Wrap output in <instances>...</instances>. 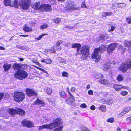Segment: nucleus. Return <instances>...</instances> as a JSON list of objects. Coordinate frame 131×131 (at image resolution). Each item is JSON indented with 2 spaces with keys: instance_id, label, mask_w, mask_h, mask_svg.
Wrapping results in <instances>:
<instances>
[{
  "instance_id": "obj_1",
  "label": "nucleus",
  "mask_w": 131,
  "mask_h": 131,
  "mask_svg": "<svg viewBox=\"0 0 131 131\" xmlns=\"http://www.w3.org/2000/svg\"><path fill=\"white\" fill-rule=\"evenodd\" d=\"M118 45L117 43L110 44L107 47L102 45L99 48L95 49L94 53L92 54L91 57L93 59H96L97 60H99L101 58L100 53L104 52L106 49L108 53H111L118 46Z\"/></svg>"
},
{
  "instance_id": "obj_2",
  "label": "nucleus",
  "mask_w": 131,
  "mask_h": 131,
  "mask_svg": "<svg viewBox=\"0 0 131 131\" xmlns=\"http://www.w3.org/2000/svg\"><path fill=\"white\" fill-rule=\"evenodd\" d=\"M14 69L18 70L14 74L15 77L20 80H23L26 78L28 75L27 73L23 70H21V66L20 64L15 63L13 66Z\"/></svg>"
},
{
  "instance_id": "obj_3",
  "label": "nucleus",
  "mask_w": 131,
  "mask_h": 131,
  "mask_svg": "<svg viewBox=\"0 0 131 131\" xmlns=\"http://www.w3.org/2000/svg\"><path fill=\"white\" fill-rule=\"evenodd\" d=\"M25 98V95L22 92H16L14 93V98L17 102L22 101Z\"/></svg>"
},
{
  "instance_id": "obj_4",
  "label": "nucleus",
  "mask_w": 131,
  "mask_h": 131,
  "mask_svg": "<svg viewBox=\"0 0 131 131\" xmlns=\"http://www.w3.org/2000/svg\"><path fill=\"white\" fill-rule=\"evenodd\" d=\"M90 47L87 46H85L82 47L80 50L78 54H81L83 56H88L89 55Z\"/></svg>"
},
{
  "instance_id": "obj_5",
  "label": "nucleus",
  "mask_w": 131,
  "mask_h": 131,
  "mask_svg": "<svg viewBox=\"0 0 131 131\" xmlns=\"http://www.w3.org/2000/svg\"><path fill=\"white\" fill-rule=\"evenodd\" d=\"M30 0H20L19 5L20 8L24 10H27L30 5Z\"/></svg>"
},
{
  "instance_id": "obj_6",
  "label": "nucleus",
  "mask_w": 131,
  "mask_h": 131,
  "mask_svg": "<svg viewBox=\"0 0 131 131\" xmlns=\"http://www.w3.org/2000/svg\"><path fill=\"white\" fill-rule=\"evenodd\" d=\"M131 68V60L126 63H123L119 67V70L123 72H126L128 69Z\"/></svg>"
},
{
  "instance_id": "obj_7",
  "label": "nucleus",
  "mask_w": 131,
  "mask_h": 131,
  "mask_svg": "<svg viewBox=\"0 0 131 131\" xmlns=\"http://www.w3.org/2000/svg\"><path fill=\"white\" fill-rule=\"evenodd\" d=\"M26 91L27 95L29 96H36L37 94L36 92L32 89L27 88L26 89Z\"/></svg>"
},
{
  "instance_id": "obj_8",
  "label": "nucleus",
  "mask_w": 131,
  "mask_h": 131,
  "mask_svg": "<svg viewBox=\"0 0 131 131\" xmlns=\"http://www.w3.org/2000/svg\"><path fill=\"white\" fill-rule=\"evenodd\" d=\"M113 88L116 91H119L121 90L122 89H126L127 87L118 84H115L114 85Z\"/></svg>"
},
{
  "instance_id": "obj_9",
  "label": "nucleus",
  "mask_w": 131,
  "mask_h": 131,
  "mask_svg": "<svg viewBox=\"0 0 131 131\" xmlns=\"http://www.w3.org/2000/svg\"><path fill=\"white\" fill-rule=\"evenodd\" d=\"M21 124L23 126H25L28 127L34 126L32 123L29 121L24 120L22 122Z\"/></svg>"
},
{
  "instance_id": "obj_10",
  "label": "nucleus",
  "mask_w": 131,
  "mask_h": 131,
  "mask_svg": "<svg viewBox=\"0 0 131 131\" xmlns=\"http://www.w3.org/2000/svg\"><path fill=\"white\" fill-rule=\"evenodd\" d=\"M42 10H45L46 11H51L52 9L50 5L49 4H43L41 5Z\"/></svg>"
},
{
  "instance_id": "obj_11",
  "label": "nucleus",
  "mask_w": 131,
  "mask_h": 131,
  "mask_svg": "<svg viewBox=\"0 0 131 131\" xmlns=\"http://www.w3.org/2000/svg\"><path fill=\"white\" fill-rule=\"evenodd\" d=\"M34 104L38 105H40L42 107H45V103L43 100H41L38 98L34 102Z\"/></svg>"
},
{
  "instance_id": "obj_12",
  "label": "nucleus",
  "mask_w": 131,
  "mask_h": 131,
  "mask_svg": "<svg viewBox=\"0 0 131 131\" xmlns=\"http://www.w3.org/2000/svg\"><path fill=\"white\" fill-rule=\"evenodd\" d=\"M79 7H76L75 5L73 3H70L69 4L68 7H67V9L69 10H79Z\"/></svg>"
},
{
  "instance_id": "obj_13",
  "label": "nucleus",
  "mask_w": 131,
  "mask_h": 131,
  "mask_svg": "<svg viewBox=\"0 0 131 131\" xmlns=\"http://www.w3.org/2000/svg\"><path fill=\"white\" fill-rule=\"evenodd\" d=\"M81 45L80 43H75L73 44L72 45V48H76L77 51V54H78L81 49Z\"/></svg>"
},
{
  "instance_id": "obj_14",
  "label": "nucleus",
  "mask_w": 131,
  "mask_h": 131,
  "mask_svg": "<svg viewBox=\"0 0 131 131\" xmlns=\"http://www.w3.org/2000/svg\"><path fill=\"white\" fill-rule=\"evenodd\" d=\"M31 5L33 8L35 10H41L42 8L40 7L41 5L40 6L39 3H36L34 4H32Z\"/></svg>"
},
{
  "instance_id": "obj_15",
  "label": "nucleus",
  "mask_w": 131,
  "mask_h": 131,
  "mask_svg": "<svg viewBox=\"0 0 131 131\" xmlns=\"http://www.w3.org/2000/svg\"><path fill=\"white\" fill-rule=\"evenodd\" d=\"M71 98H68L66 100V102L69 104L71 105L72 103L74 102L75 101V99L72 95L71 96Z\"/></svg>"
},
{
  "instance_id": "obj_16",
  "label": "nucleus",
  "mask_w": 131,
  "mask_h": 131,
  "mask_svg": "<svg viewBox=\"0 0 131 131\" xmlns=\"http://www.w3.org/2000/svg\"><path fill=\"white\" fill-rule=\"evenodd\" d=\"M47 125L48 129H52L53 128L56 127L58 126L57 124L54 121L53 123L49 124H48Z\"/></svg>"
},
{
  "instance_id": "obj_17",
  "label": "nucleus",
  "mask_w": 131,
  "mask_h": 131,
  "mask_svg": "<svg viewBox=\"0 0 131 131\" xmlns=\"http://www.w3.org/2000/svg\"><path fill=\"white\" fill-rule=\"evenodd\" d=\"M92 74L97 79L101 78L103 77V75L101 73L97 72H93Z\"/></svg>"
},
{
  "instance_id": "obj_18",
  "label": "nucleus",
  "mask_w": 131,
  "mask_h": 131,
  "mask_svg": "<svg viewBox=\"0 0 131 131\" xmlns=\"http://www.w3.org/2000/svg\"><path fill=\"white\" fill-rule=\"evenodd\" d=\"M16 114H18L20 115L23 116L24 115L25 112L24 110L20 109H18L16 110Z\"/></svg>"
},
{
  "instance_id": "obj_19",
  "label": "nucleus",
  "mask_w": 131,
  "mask_h": 131,
  "mask_svg": "<svg viewBox=\"0 0 131 131\" xmlns=\"http://www.w3.org/2000/svg\"><path fill=\"white\" fill-rule=\"evenodd\" d=\"M8 112L12 116L16 114V110L14 109L10 108L8 110Z\"/></svg>"
},
{
  "instance_id": "obj_20",
  "label": "nucleus",
  "mask_w": 131,
  "mask_h": 131,
  "mask_svg": "<svg viewBox=\"0 0 131 131\" xmlns=\"http://www.w3.org/2000/svg\"><path fill=\"white\" fill-rule=\"evenodd\" d=\"M54 122L56 123L58 126H59L60 125L62 124V121L60 118H58L55 119Z\"/></svg>"
},
{
  "instance_id": "obj_21",
  "label": "nucleus",
  "mask_w": 131,
  "mask_h": 131,
  "mask_svg": "<svg viewBox=\"0 0 131 131\" xmlns=\"http://www.w3.org/2000/svg\"><path fill=\"white\" fill-rule=\"evenodd\" d=\"M99 82L102 84L107 85L109 82L108 81L105 79H101L99 80Z\"/></svg>"
},
{
  "instance_id": "obj_22",
  "label": "nucleus",
  "mask_w": 131,
  "mask_h": 131,
  "mask_svg": "<svg viewBox=\"0 0 131 131\" xmlns=\"http://www.w3.org/2000/svg\"><path fill=\"white\" fill-rule=\"evenodd\" d=\"M23 30L26 32H29L31 31L32 29L31 27H29L25 25L23 28Z\"/></svg>"
},
{
  "instance_id": "obj_23",
  "label": "nucleus",
  "mask_w": 131,
  "mask_h": 131,
  "mask_svg": "<svg viewBox=\"0 0 131 131\" xmlns=\"http://www.w3.org/2000/svg\"><path fill=\"white\" fill-rule=\"evenodd\" d=\"M11 67V64H8L7 63L5 64L3 66V67L4 68L5 71H7L10 69Z\"/></svg>"
},
{
  "instance_id": "obj_24",
  "label": "nucleus",
  "mask_w": 131,
  "mask_h": 131,
  "mask_svg": "<svg viewBox=\"0 0 131 131\" xmlns=\"http://www.w3.org/2000/svg\"><path fill=\"white\" fill-rule=\"evenodd\" d=\"M111 64L110 63H106L105 64L103 65V70L105 71L108 70L109 68L110 67Z\"/></svg>"
},
{
  "instance_id": "obj_25",
  "label": "nucleus",
  "mask_w": 131,
  "mask_h": 131,
  "mask_svg": "<svg viewBox=\"0 0 131 131\" xmlns=\"http://www.w3.org/2000/svg\"><path fill=\"white\" fill-rule=\"evenodd\" d=\"M10 6L14 7L15 8H17L18 7V1L17 0H14V2Z\"/></svg>"
},
{
  "instance_id": "obj_26",
  "label": "nucleus",
  "mask_w": 131,
  "mask_h": 131,
  "mask_svg": "<svg viewBox=\"0 0 131 131\" xmlns=\"http://www.w3.org/2000/svg\"><path fill=\"white\" fill-rule=\"evenodd\" d=\"M39 130H40L45 128L48 129L47 124L44 125L42 126L37 127Z\"/></svg>"
},
{
  "instance_id": "obj_27",
  "label": "nucleus",
  "mask_w": 131,
  "mask_h": 131,
  "mask_svg": "<svg viewBox=\"0 0 131 131\" xmlns=\"http://www.w3.org/2000/svg\"><path fill=\"white\" fill-rule=\"evenodd\" d=\"M99 109L103 112H105L106 110V107L104 105L101 106L99 107Z\"/></svg>"
},
{
  "instance_id": "obj_28",
  "label": "nucleus",
  "mask_w": 131,
  "mask_h": 131,
  "mask_svg": "<svg viewBox=\"0 0 131 131\" xmlns=\"http://www.w3.org/2000/svg\"><path fill=\"white\" fill-rule=\"evenodd\" d=\"M4 4L5 6H10L11 5V0H4Z\"/></svg>"
},
{
  "instance_id": "obj_29",
  "label": "nucleus",
  "mask_w": 131,
  "mask_h": 131,
  "mask_svg": "<svg viewBox=\"0 0 131 131\" xmlns=\"http://www.w3.org/2000/svg\"><path fill=\"white\" fill-rule=\"evenodd\" d=\"M112 14V13L109 12H103L102 14V16L104 17H105L107 16H110Z\"/></svg>"
},
{
  "instance_id": "obj_30",
  "label": "nucleus",
  "mask_w": 131,
  "mask_h": 131,
  "mask_svg": "<svg viewBox=\"0 0 131 131\" xmlns=\"http://www.w3.org/2000/svg\"><path fill=\"white\" fill-rule=\"evenodd\" d=\"M125 47H130L131 46V41H127L124 44Z\"/></svg>"
},
{
  "instance_id": "obj_31",
  "label": "nucleus",
  "mask_w": 131,
  "mask_h": 131,
  "mask_svg": "<svg viewBox=\"0 0 131 131\" xmlns=\"http://www.w3.org/2000/svg\"><path fill=\"white\" fill-rule=\"evenodd\" d=\"M48 25L47 24L44 23L42 25L40 26L41 29H43L47 28L48 27Z\"/></svg>"
},
{
  "instance_id": "obj_32",
  "label": "nucleus",
  "mask_w": 131,
  "mask_h": 131,
  "mask_svg": "<svg viewBox=\"0 0 131 131\" xmlns=\"http://www.w3.org/2000/svg\"><path fill=\"white\" fill-rule=\"evenodd\" d=\"M124 77L121 75H119L117 77V80L119 81H121L123 80Z\"/></svg>"
},
{
  "instance_id": "obj_33",
  "label": "nucleus",
  "mask_w": 131,
  "mask_h": 131,
  "mask_svg": "<svg viewBox=\"0 0 131 131\" xmlns=\"http://www.w3.org/2000/svg\"><path fill=\"white\" fill-rule=\"evenodd\" d=\"M52 92V89L50 88H47V93L49 95H50Z\"/></svg>"
},
{
  "instance_id": "obj_34",
  "label": "nucleus",
  "mask_w": 131,
  "mask_h": 131,
  "mask_svg": "<svg viewBox=\"0 0 131 131\" xmlns=\"http://www.w3.org/2000/svg\"><path fill=\"white\" fill-rule=\"evenodd\" d=\"M131 110V107H128L125 108L123 111L125 114Z\"/></svg>"
},
{
  "instance_id": "obj_35",
  "label": "nucleus",
  "mask_w": 131,
  "mask_h": 131,
  "mask_svg": "<svg viewBox=\"0 0 131 131\" xmlns=\"http://www.w3.org/2000/svg\"><path fill=\"white\" fill-rule=\"evenodd\" d=\"M120 94L122 96H125L128 95V92L126 91H122L120 92Z\"/></svg>"
},
{
  "instance_id": "obj_36",
  "label": "nucleus",
  "mask_w": 131,
  "mask_h": 131,
  "mask_svg": "<svg viewBox=\"0 0 131 131\" xmlns=\"http://www.w3.org/2000/svg\"><path fill=\"white\" fill-rule=\"evenodd\" d=\"M63 126H60L58 128H56L53 130L54 131H62L63 128Z\"/></svg>"
},
{
  "instance_id": "obj_37",
  "label": "nucleus",
  "mask_w": 131,
  "mask_h": 131,
  "mask_svg": "<svg viewBox=\"0 0 131 131\" xmlns=\"http://www.w3.org/2000/svg\"><path fill=\"white\" fill-rule=\"evenodd\" d=\"M126 6V4L124 3L118 4L117 7L119 8L125 7Z\"/></svg>"
},
{
  "instance_id": "obj_38",
  "label": "nucleus",
  "mask_w": 131,
  "mask_h": 131,
  "mask_svg": "<svg viewBox=\"0 0 131 131\" xmlns=\"http://www.w3.org/2000/svg\"><path fill=\"white\" fill-rule=\"evenodd\" d=\"M52 62V61L49 58H47L46 59V62L45 63L47 64H50Z\"/></svg>"
},
{
  "instance_id": "obj_39",
  "label": "nucleus",
  "mask_w": 131,
  "mask_h": 131,
  "mask_svg": "<svg viewBox=\"0 0 131 131\" xmlns=\"http://www.w3.org/2000/svg\"><path fill=\"white\" fill-rule=\"evenodd\" d=\"M36 67V68H37L38 69H39L42 71H43L45 73H46L47 74H48V73L47 71L45 70L44 69L41 68H40L39 67Z\"/></svg>"
},
{
  "instance_id": "obj_40",
  "label": "nucleus",
  "mask_w": 131,
  "mask_h": 131,
  "mask_svg": "<svg viewBox=\"0 0 131 131\" xmlns=\"http://www.w3.org/2000/svg\"><path fill=\"white\" fill-rule=\"evenodd\" d=\"M58 60L59 61V62L63 63H66V60L64 59H62L61 58H59Z\"/></svg>"
},
{
  "instance_id": "obj_41",
  "label": "nucleus",
  "mask_w": 131,
  "mask_h": 131,
  "mask_svg": "<svg viewBox=\"0 0 131 131\" xmlns=\"http://www.w3.org/2000/svg\"><path fill=\"white\" fill-rule=\"evenodd\" d=\"M61 19L59 18H56L55 19H54L53 21L54 23H58L60 21Z\"/></svg>"
},
{
  "instance_id": "obj_42",
  "label": "nucleus",
  "mask_w": 131,
  "mask_h": 131,
  "mask_svg": "<svg viewBox=\"0 0 131 131\" xmlns=\"http://www.w3.org/2000/svg\"><path fill=\"white\" fill-rule=\"evenodd\" d=\"M126 114L123 111L122 112L120 113L119 114L117 115V116L119 117H121L122 116Z\"/></svg>"
},
{
  "instance_id": "obj_43",
  "label": "nucleus",
  "mask_w": 131,
  "mask_h": 131,
  "mask_svg": "<svg viewBox=\"0 0 131 131\" xmlns=\"http://www.w3.org/2000/svg\"><path fill=\"white\" fill-rule=\"evenodd\" d=\"M45 35H47V34H43L42 35H39L38 37L36 38V39L37 40H40L41 39L42 37Z\"/></svg>"
},
{
  "instance_id": "obj_44",
  "label": "nucleus",
  "mask_w": 131,
  "mask_h": 131,
  "mask_svg": "<svg viewBox=\"0 0 131 131\" xmlns=\"http://www.w3.org/2000/svg\"><path fill=\"white\" fill-rule=\"evenodd\" d=\"M54 47L56 48V50H60L61 49V46L59 45H56V46H54Z\"/></svg>"
},
{
  "instance_id": "obj_45",
  "label": "nucleus",
  "mask_w": 131,
  "mask_h": 131,
  "mask_svg": "<svg viewBox=\"0 0 131 131\" xmlns=\"http://www.w3.org/2000/svg\"><path fill=\"white\" fill-rule=\"evenodd\" d=\"M60 94L62 97H63L65 95V92L63 91H61L60 92Z\"/></svg>"
},
{
  "instance_id": "obj_46",
  "label": "nucleus",
  "mask_w": 131,
  "mask_h": 131,
  "mask_svg": "<svg viewBox=\"0 0 131 131\" xmlns=\"http://www.w3.org/2000/svg\"><path fill=\"white\" fill-rule=\"evenodd\" d=\"M81 129L82 131H90L88 130V128L86 127L82 126L81 127Z\"/></svg>"
},
{
  "instance_id": "obj_47",
  "label": "nucleus",
  "mask_w": 131,
  "mask_h": 131,
  "mask_svg": "<svg viewBox=\"0 0 131 131\" xmlns=\"http://www.w3.org/2000/svg\"><path fill=\"white\" fill-rule=\"evenodd\" d=\"M62 75L64 77H67L68 76V74L67 72H63L62 73Z\"/></svg>"
},
{
  "instance_id": "obj_48",
  "label": "nucleus",
  "mask_w": 131,
  "mask_h": 131,
  "mask_svg": "<svg viewBox=\"0 0 131 131\" xmlns=\"http://www.w3.org/2000/svg\"><path fill=\"white\" fill-rule=\"evenodd\" d=\"M107 121L108 122L112 123L114 121V120L113 118H111L108 119Z\"/></svg>"
},
{
  "instance_id": "obj_49",
  "label": "nucleus",
  "mask_w": 131,
  "mask_h": 131,
  "mask_svg": "<svg viewBox=\"0 0 131 131\" xmlns=\"http://www.w3.org/2000/svg\"><path fill=\"white\" fill-rule=\"evenodd\" d=\"M115 27L112 25L111 26V29L108 30V31L110 32L111 31H113L114 30Z\"/></svg>"
},
{
  "instance_id": "obj_50",
  "label": "nucleus",
  "mask_w": 131,
  "mask_h": 131,
  "mask_svg": "<svg viewBox=\"0 0 131 131\" xmlns=\"http://www.w3.org/2000/svg\"><path fill=\"white\" fill-rule=\"evenodd\" d=\"M80 107L82 108H85L87 107V106L85 104L83 103L80 105Z\"/></svg>"
},
{
  "instance_id": "obj_51",
  "label": "nucleus",
  "mask_w": 131,
  "mask_h": 131,
  "mask_svg": "<svg viewBox=\"0 0 131 131\" xmlns=\"http://www.w3.org/2000/svg\"><path fill=\"white\" fill-rule=\"evenodd\" d=\"M126 20L127 22L129 24L131 23V17L128 18H126Z\"/></svg>"
},
{
  "instance_id": "obj_52",
  "label": "nucleus",
  "mask_w": 131,
  "mask_h": 131,
  "mask_svg": "<svg viewBox=\"0 0 131 131\" xmlns=\"http://www.w3.org/2000/svg\"><path fill=\"white\" fill-rule=\"evenodd\" d=\"M63 41L61 40H60L58 41L56 43V45H59L62 44L63 43Z\"/></svg>"
},
{
  "instance_id": "obj_53",
  "label": "nucleus",
  "mask_w": 131,
  "mask_h": 131,
  "mask_svg": "<svg viewBox=\"0 0 131 131\" xmlns=\"http://www.w3.org/2000/svg\"><path fill=\"white\" fill-rule=\"evenodd\" d=\"M81 7L83 8H86V5L84 2H82L81 4Z\"/></svg>"
},
{
  "instance_id": "obj_54",
  "label": "nucleus",
  "mask_w": 131,
  "mask_h": 131,
  "mask_svg": "<svg viewBox=\"0 0 131 131\" xmlns=\"http://www.w3.org/2000/svg\"><path fill=\"white\" fill-rule=\"evenodd\" d=\"M88 93L89 95H92L93 94V91L92 90H90L88 91Z\"/></svg>"
},
{
  "instance_id": "obj_55",
  "label": "nucleus",
  "mask_w": 131,
  "mask_h": 131,
  "mask_svg": "<svg viewBox=\"0 0 131 131\" xmlns=\"http://www.w3.org/2000/svg\"><path fill=\"white\" fill-rule=\"evenodd\" d=\"M31 61L36 64H37L38 63V62L37 60L34 59L32 60Z\"/></svg>"
},
{
  "instance_id": "obj_56",
  "label": "nucleus",
  "mask_w": 131,
  "mask_h": 131,
  "mask_svg": "<svg viewBox=\"0 0 131 131\" xmlns=\"http://www.w3.org/2000/svg\"><path fill=\"white\" fill-rule=\"evenodd\" d=\"M90 108L91 110H95V107L94 105H92L91 106Z\"/></svg>"
},
{
  "instance_id": "obj_57",
  "label": "nucleus",
  "mask_w": 131,
  "mask_h": 131,
  "mask_svg": "<svg viewBox=\"0 0 131 131\" xmlns=\"http://www.w3.org/2000/svg\"><path fill=\"white\" fill-rule=\"evenodd\" d=\"M67 91V92H68V93L71 96H72V95H71L70 93V92L69 91V88H68L66 89Z\"/></svg>"
},
{
  "instance_id": "obj_58",
  "label": "nucleus",
  "mask_w": 131,
  "mask_h": 131,
  "mask_svg": "<svg viewBox=\"0 0 131 131\" xmlns=\"http://www.w3.org/2000/svg\"><path fill=\"white\" fill-rule=\"evenodd\" d=\"M54 49V47L52 48H51V50H53V51H52V52H51L52 53H55L56 52V51H55V50Z\"/></svg>"
},
{
  "instance_id": "obj_59",
  "label": "nucleus",
  "mask_w": 131,
  "mask_h": 131,
  "mask_svg": "<svg viewBox=\"0 0 131 131\" xmlns=\"http://www.w3.org/2000/svg\"><path fill=\"white\" fill-rule=\"evenodd\" d=\"M75 87H72L71 88V92H74L75 91Z\"/></svg>"
},
{
  "instance_id": "obj_60",
  "label": "nucleus",
  "mask_w": 131,
  "mask_h": 131,
  "mask_svg": "<svg viewBox=\"0 0 131 131\" xmlns=\"http://www.w3.org/2000/svg\"><path fill=\"white\" fill-rule=\"evenodd\" d=\"M3 96H4V95L3 93H0V101L2 99Z\"/></svg>"
},
{
  "instance_id": "obj_61",
  "label": "nucleus",
  "mask_w": 131,
  "mask_h": 131,
  "mask_svg": "<svg viewBox=\"0 0 131 131\" xmlns=\"http://www.w3.org/2000/svg\"><path fill=\"white\" fill-rule=\"evenodd\" d=\"M120 30L121 32L122 33H124V30L122 28H120Z\"/></svg>"
},
{
  "instance_id": "obj_62",
  "label": "nucleus",
  "mask_w": 131,
  "mask_h": 131,
  "mask_svg": "<svg viewBox=\"0 0 131 131\" xmlns=\"http://www.w3.org/2000/svg\"><path fill=\"white\" fill-rule=\"evenodd\" d=\"M21 49L23 50H25L26 49V48L24 46H21Z\"/></svg>"
},
{
  "instance_id": "obj_63",
  "label": "nucleus",
  "mask_w": 131,
  "mask_h": 131,
  "mask_svg": "<svg viewBox=\"0 0 131 131\" xmlns=\"http://www.w3.org/2000/svg\"><path fill=\"white\" fill-rule=\"evenodd\" d=\"M0 49L1 50H4L5 49V48H4L2 46H0Z\"/></svg>"
},
{
  "instance_id": "obj_64",
  "label": "nucleus",
  "mask_w": 131,
  "mask_h": 131,
  "mask_svg": "<svg viewBox=\"0 0 131 131\" xmlns=\"http://www.w3.org/2000/svg\"><path fill=\"white\" fill-rule=\"evenodd\" d=\"M126 120L128 121V120L131 121V117H129Z\"/></svg>"
}]
</instances>
